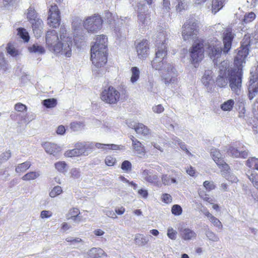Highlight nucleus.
<instances>
[{
  "instance_id": "nucleus-17",
  "label": "nucleus",
  "mask_w": 258,
  "mask_h": 258,
  "mask_svg": "<svg viewBox=\"0 0 258 258\" xmlns=\"http://www.w3.org/2000/svg\"><path fill=\"white\" fill-rule=\"evenodd\" d=\"M42 146L47 153L54 156L61 151L60 147L54 143L45 142L42 144Z\"/></svg>"
},
{
  "instance_id": "nucleus-20",
  "label": "nucleus",
  "mask_w": 258,
  "mask_h": 258,
  "mask_svg": "<svg viewBox=\"0 0 258 258\" xmlns=\"http://www.w3.org/2000/svg\"><path fill=\"white\" fill-rule=\"evenodd\" d=\"M80 210L77 208H71L66 215L68 220H72L74 222H81L82 221Z\"/></svg>"
},
{
  "instance_id": "nucleus-54",
  "label": "nucleus",
  "mask_w": 258,
  "mask_h": 258,
  "mask_svg": "<svg viewBox=\"0 0 258 258\" xmlns=\"http://www.w3.org/2000/svg\"><path fill=\"white\" fill-rule=\"evenodd\" d=\"M203 186L208 191L213 190L216 188V185L214 184V182L208 180L204 182Z\"/></svg>"
},
{
  "instance_id": "nucleus-15",
  "label": "nucleus",
  "mask_w": 258,
  "mask_h": 258,
  "mask_svg": "<svg viewBox=\"0 0 258 258\" xmlns=\"http://www.w3.org/2000/svg\"><path fill=\"white\" fill-rule=\"evenodd\" d=\"M88 149L86 145L82 143H77L75 149L68 150L64 155L67 157H74L80 156L86 152Z\"/></svg>"
},
{
  "instance_id": "nucleus-21",
  "label": "nucleus",
  "mask_w": 258,
  "mask_h": 258,
  "mask_svg": "<svg viewBox=\"0 0 258 258\" xmlns=\"http://www.w3.org/2000/svg\"><path fill=\"white\" fill-rule=\"evenodd\" d=\"M131 140L132 141V146L133 149L139 154H144L146 153V150L144 146L136 139L134 136H131Z\"/></svg>"
},
{
  "instance_id": "nucleus-41",
  "label": "nucleus",
  "mask_w": 258,
  "mask_h": 258,
  "mask_svg": "<svg viewBox=\"0 0 258 258\" xmlns=\"http://www.w3.org/2000/svg\"><path fill=\"white\" fill-rule=\"evenodd\" d=\"M17 30L18 34L19 36L23 39L25 42H28L30 39V37L26 30L23 28H19Z\"/></svg>"
},
{
  "instance_id": "nucleus-5",
  "label": "nucleus",
  "mask_w": 258,
  "mask_h": 258,
  "mask_svg": "<svg viewBox=\"0 0 258 258\" xmlns=\"http://www.w3.org/2000/svg\"><path fill=\"white\" fill-rule=\"evenodd\" d=\"M121 94L124 97H127V92L123 89ZM101 100L106 104L110 105L116 104L121 99V93L112 86H108L104 87L100 93Z\"/></svg>"
},
{
  "instance_id": "nucleus-30",
  "label": "nucleus",
  "mask_w": 258,
  "mask_h": 258,
  "mask_svg": "<svg viewBox=\"0 0 258 258\" xmlns=\"http://www.w3.org/2000/svg\"><path fill=\"white\" fill-rule=\"evenodd\" d=\"M26 16L29 22L39 18L38 13L33 7H30L28 9Z\"/></svg>"
},
{
  "instance_id": "nucleus-39",
  "label": "nucleus",
  "mask_w": 258,
  "mask_h": 258,
  "mask_svg": "<svg viewBox=\"0 0 258 258\" xmlns=\"http://www.w3.org/2000/svg\"><path fill=\"white\" fill-rule=\"evenodd\" d=\"M29 50L30 52L39 53L43 54L45 52V50L44 48L37 44H34L32 46L29 47Z\"/></svg>"
},
{
  "instance_id": "nucleus-52",
  "label": "nucleus",
  "mask_w": 258,
  "mask_h": 258,
  "mask_svg": "<svg viewBox=\"0 0 258 258\" xmlns=\"http://www.w3.org/2000/svg\"><path fill=\"white\" fill-rule=\"evenodd\" d=\"M132 164L128 160H125L123 161L121 165V169L126 172L131 171L132 170Z\"/></svg>"
},
{
  "instance_id": "nucleus-64",
  "label": "nucleus",
  "mask_w": 258,
  "mask_h": 258,
  "mask_svg": "<svg viewBox=\"0 0 258 258\" xmlns=\"http://www.w3.org/2000/svg\"><path fill=\"white\" fill-rule=\"evenodd\" d=\"M253 113L258 118V98L256 99L253 107Z\"/></svg>"
},
{
  "instance_id": "nucleus-42",
  "label": "nucleus",
  "mask_w": 258,
  "mask_h": 258,
  "mask_svg": "<svg viewBox=\"0 0 258 258\" xmlns=\"http://www.w3.org/2000/svg\"><path fill=\"white\" fill-rule=\"evenodd\" d=\"M11 118L13 120H18V123H21L23 121H26L28 118V115L26 113L25 115H20L16 113H12L10 115Z\"/></svg>"
},
{
  "instance_id": "nucleus-12",
  "label": "nucleus",
  "mask_w": 258,
  "mask_h": 258,
  "mask_svg": "<svg viewBox=\"0 0 258 258\" xmlns=\"http://www.w3.org/2000/svg\"><path fill=\"white\" fill-rule=\"evenodd\" d=\"M211 155L218 167L221 168L222 171L229 172L230 170V167L224 161L219 150L217 149H212L211 152Z\"/></svg>"
},
{
  "instance_id": "nucleus-18",
  "label": "nucleus",
  "mask_w": 258,
  "mask_h": 258,
  "mask_svg": "<svg viewBox=\"0 0 258 258\" xmlns=\"http://www.w3.org/2000/svg\"><path fill=\"white\" fill-rule=\"evenodd\" d=\"M227 154L233 158H240L245 159L247 157L248 152L246 150L239 151L236 147L233 145H230L227 151Z\"/></svg>"
},
{
  "instance_id": "nucleus-24",
  "label": "nucleus",
  "mask_w": 258,
  "mask_h": 258,
  "mask_svg": "<svg viewBox=\"0 0 258 258\" xmlns=\"http://www.w3.org/2000/svg\"><path fill=\"white\" fill-rule=\"evenodd\" d=\"M142 175L144 177V179L151 183L157 184L159 182V178L157 175L150 174L148 170H145L142 172Z\"/></svg>"
},
{
  "instance_id": "nucleus-58",
  "label": "nucleus",
  "mask_w": 258,
  "mask_h": 258,
  "mask_svg": "<svg viewBox=\"0 0 258 258\" xmlns=\"http://www.w3.org/2000/svg\"><path fill=\"white\" fill-rule=\"evenodd\" d=\"M161 200L164 203L169 204L172 202V197L171 195L168 194H163L161 196Z\"/></svg>"
},
{
  "instance_id": "nucleus-37",
  "label": "nucleus",
  "mask_w": 258,
  "mask_h": 258,
  "mask_svg": "<svg viewBox=\"0 0 258 258\" xmlns=\"http://www.w3.org/2000/svg\"><path fill=\"white\" fill-rule=\"evenodd\" d=\"M39 176V173L35 171L29 172L22 176V179L24 181H30L36 179Z\"/></svg>"
},
{
  "instance_id": "nucleus-61",
  "label": "nucleus",
  "mask_w": 258,
  "mask_h": 258,
  "mask_svg": "<svg viewBox=\"0 0 258 258\" xmlns=\"http://www.w3.org/2000/svg\"><path fill=\"white\" fill-rule=\"evenodd\" d=\"M138 194L144 199H147L149 195L148 190L143 188L139 189Z\"/></svg>"
},
{
  "instance_id": "nucleus-44",
  "label": "nucleus",
  "mask_w": 258,
  "mask_h": 258,
  "mask_svg": "<svg viewBox=\"0 0 258 258\" xmlns=\"http://www.w3.org/2000/svg\"><path fill=\"white\" fill-rule=\"evenodd\" d=\"M135 242L140 246H144L148 242V240L141 234H137L135 238Z\"/></svg>"
},
{
  "instance_id": "nucleus-22",
  "label": "nucleus",
  "mask_w": 258,
  "mask_h": 258,
  "mask_svg": "<svg viewBox=\"0 0 258 258\" xmlns=\"http://www.w3.org/2000/svg\"><path fill=\"white\" fill-rule=\"evenodd\" d=\"M226 0H212L211 4V12L212 14H216L221 10L225 6Z\"/></svg>"
},
{
  "instance_id": "nucleus-2",
  "label": "nucleus",
  "mask_w": 258,
  "mask_h": 258,
  "mask_svg": "<svg viewBox=\"0 0 258 258\" xmlns=\"http://www.w3.org/2000/svg\"><path fill=\"white\" fill-rule=\"evenodd\" d=\"M242 75L243 72L240 68L230 69L227 62L224 61L220 66L219 75L216 78L215 84L219 88H225L228 80L231 90L238 94L242 86Z\"/></svg>"
},
{
  "instance_id": "nucleus-6",
  "label": "nucleus",
  "mask_w": 258,
  "mask_h": 258,
  "mask_svg": "<svg viewBox=\"0 0 258 258\" xmlns=\"http://www.w3.org/2000/svg\"><path fill=\"white\" fill-rule=\"evenodd\" d=\"M204 40L198 39L189 50L191 62L196 64L201 61L204 56Z\"/></svg>"
},
{
  "instance_id": "nucleus-55",
  "label": "nucleus",
  "mask_w": 258,
  "mask_h": 258,
  "mask_svg": "<svg viewBox=\"0 0 258 258\" xmlns=\"http://www.w3.org/2000/svg\"><path fill=\"white\" fill-rule=\"evenodd\" d=\"M84 126V123L82 122H73L70 124L71 128L74 131H78L80 128Z\"/></svg>"
},
{
  "instance_id": "nucleus-47",
  "label": "nucleus",
  "mask_w": 258,
  "mask_h": 258,
  "mask_svg": "<svg viewBox=\"0 0 258 258\" xmlns=\"http://www.w3.org/2000/svg\"><path fill=\"white\" fill-rule=\"evenodd\" d=\"M251 42L250 36L249 34H245L241 43V47L247 48L249 49Z\"/></svg>"
},
{
  "instance_id": "nucleus-40",
  "label": "nucleus",
  "mask_w": 258,
  "mask_h": 258,
  "mask_svg": "<svg viewBox=\"0 0 258 258\" xmlns=\"http://www.w3.org/2000/svg\"><path fill=\"white\" fill-rule=\"evenodd\" d=\"M42 104L47 108H53L57 105V100L55 98L45 99L43 101Z\"/></svg>"
},
{
  "instance_id": "nucleus-27",
  "label": "nucleus",
  "mask_w": 258,
  "mask_h": 258,
  "mask_svg": "<svg viewBox=\"0 0 258 258\" xmlns=\"http://www.w3.org/2000/svg\"><path fill=\"white\" fill-rule=\"evenodd\" d=\"M212 71L211 70L206 71L202 77V83L207 87H209L211 81L212 80Z\"/></svg>"
},
{
  "instance_id": "nucleus-63",
  "label": "nucleus",
  "mask_w": 258,
  "mask_h": 258,
  "mask_svg": "<svg viewBox=\"0 0 258 258\" xmlns=\"http://www.w3.org/2000/svg\"><path fill=\"white\" fill-rule=\"evenodd\" d=\"M52 216V213L49 211L43 210L41 212L40 217L41 218H47Z\"/></svg>"
},
{
  "instance_id": "nucleus-46",
  "label": "nucleus",
  "mask_w": 258,
  "mask_h": 258,
  "mask_svg": "<svg viewBox=\"0 0 258 258\" xmlns=\"http://www.w3.org/2000/svg\"><path fill=\"white\" fill-rule=\"evenodd\" d=\"M198 194L200 197L204 201L210 204H212V202L213 201V199L209 197V195L206 193L205 191L203 189H199L198 190Z\"/></svg>"
},
{
  "instance_id": "nucleus-49",
  "label": "nucleus",
  "mask_w": 258,
  "mask_h": 258,
  "mask_svg": "<svg viewBox=\"0 0 258 258\" xmlns=\"http://www.w3.org/2000/svg\"><path fill=\"white\" fill-rule=\"evenodd\" d=\"M62 192L61 187L60 186L57 185L54 186L53 189L50 191L49 196L51 198H54L59 195Z\"/></svg>"
},
{
  "instance_id": "nucleus-60",
  "label": "nucleus",
  "mask_w": 258,
  "mask_h": 258,
  "mask_svg": "<svg viewBox=\"0 0 258 258\" xmlns=\"http://www.w3.org/2000/svg\"><path fill=\"white\" fill-rule=\"evenodd\" d=\"M106 150H119L121 149L120 146L113 144H106Z\"/></svg>"
},
{
  "instance_id": "nucleus-10",
  "label": "nucleus",
  "mask_w": 258,
  "mask_h": 258,
  "mask_svg": "<svg viewBox=\"0 0 258 258\" xmlns=\"http://www.w3.org/2000/svg\"><path fill=\"white\" fill-rule=\"evenodd\" d=\"M108 55V50H94V51H91V60L96 68H100L106 64Z\"/></svg>"
},
{
  "instance_id": "nucleus-11",
  "label": "nucleus",
  "mask_w": 258,
  "mask_h": 258,
  "mask_svg": "<svg viewBox=\"0 0 258 258\" xmlns=\"http://www.w3.org/2000/svg\"><path fill=\"white\" fill-rule=\"evenodd\" d=\"M136 50L139 58L145 59L149 54L150 44L146 39H143L135 43Z\"/></svg>"
},
{
  "instance_id": "nucleus-31",
  "label": "nucleus",
  "mask_w": 258,
  "mask_h": 258,
  "mask_svg": "<svg viewBox=\"0 0 258 258\" xmlns=\"http://www.w3.org/2000/svg\"><path fill=\"white\" fill-rule=\"evenodd\" d=\"M235 102L233 99H229L220 105L221 109L224 111H230L232 110Z\"/></svg>"
},
{
  "instance_id": "nucleus-51",
  "label": "nucleus",
  "mask_w": 258,
  "mask_h": 258,
  "mask_svg": "<svg viewBox=\"0 0 258 258\" xmlns=\"http://www.w3.org/2000/svg\"><path fill=\"white\" fill-rule=\"evenodd\" d=\"M8 69V62L3 54L0 55V70L6 71Z\"/></svg>"
},
{
  "instance_id": "nucleus-34",
  "label": "nucleus",
  "mask_w": 258,
  "mask_h": 258,
  "mask_svg": "<svg viewBox=\"0 0 258 258\" xmlns=\"http://www.w3.org/2000/svg\"><path fill=\"white\" fill-rule=\"evenodd\" d=\"M247 177L258 190V173L254 171H251L250 174L247 175Z\"/></svg>"
},
{
  "instance_id": "nucleus-26",
  "label": "nucleus",
  "mask_w": 258,
  "mask_h": 258,
  "mask_svg": "<svg viewBox=\"0 0 258 258\" xmlns=\"http://www.w3.org/2000/svg\"><path fill=\"white\" fill-rule=\"evenodd\" d=\"M104 21L108 25H114L115 23L116 20L118 19L117 15H113L112 13L108 11H106L104 12Z\"/></svg>"
},
{
  "instance_id": "nucleus-1",
  "label": "nucleus",
  "mask_w": 258,
  "mask_h": 258,
  "mask_svg": "<svg viewBox=\"0 0 258 258\" xmlns=\"http://www.w3.org/2000/svg\"><path fill=\"white\" fill-rule=\"evenodd\" d=\"M157 38L158 50L156 52L155 58L152 61V66L156 70H165L162 75V80L166 84L174 83L177 81L175 69L172 65L164 60L167 54V35L165 32H160L158 33Z\"/></svg>"
},
{
  "instance_id": "nucleus-56",
  "label": "nucleus",
  "mask_w": 258,
  "mask_h": 258,
  "mask_svg": "<svg viewBox=\"0 0 258 258\" xmlns=\"http://www.w3.org/2000/svg\"><path fill=\"white\" fill-rule=\"evenodd\" d=\"M210 221L213 224V225L220 229H222L223 226L220 221L215 217H212L210 220Z\"/></svg>"
},
{
  "instance_id": "nucleus-25",
  "label": "nucleus",
  "mask_w": 258,
  "mask_h": 258,
  "mask_svg": "<svg viewBox=\"0 0 258 258\" xmlns=\"http://www.w3.org/2000/svg\"><path fill=\"white\" fill-rule=\"evenodd\" d=\"M181 237L185 240H189L196 238V233L189 228H185L180 230Z\"/></svg>"
},
{
  "instance_id": "nucleus-28",
  "label": "nucleus",
  "mask_w": 258,
  "mask_h": 258,
  "mask_svg": "<svg viewBox=\"0 0 258 258\" xmlns=\"http://www.w3.org/2000/svg\"><path fill=\"white\" fill-rule=\"evenodd\" d=\"M131 77L130 81L132 83H136L140 77V71L139 69L137 67H132L131 69Z\"/></svg>"
},
{
  "instance_id": "nucleus-53",
  "label": "nucleus",
  "mask_w": 258,
  "mask_h": 258,
  "mask_svg": "<svg viewBox=\"0 0 258 258\" xmlns=\"http://www.w3.org/2000/svg\"><path fill=\"white\" fill-rule=\"evenodd\" d=\"M172 213L175 216H179L182 214V209L179 205H174L171 208Z\"/></svg>"
},
{
  "instance_id": "nucleus-48",
  "label": "nucleus",
  "mask_w": 258,
  "mask_h": 258,
  "mask_svg": "<svg viewBox=\"0 0 258 258\" xmlns=\"http://www.w3.org/2000/svg\"><path fill=\"white\" fill-rule=\"evenodd\" d=\"M105 164L108 166H113L116 163V158L112 155H108L104 160Z\"/></svg>"
},
{
  "instance_id": "nucleus-4",
  "label": "nucleus",
  "mask_w": 258,
  "mask_h": 258,
  "mask_svg": "<svg viewBox=\"0 0 258 258\" xmlns=\"http://www.w3.org/2000/svg\"><path fill=\"white\" fill-rule=\"evenodd\" d=\"M234 35L231 29H227L222 34L223 43L222 49L220 46V42L217 39L215 41V43H212L209 45L207 51L210 57L214 60L219 58L221 55L222 50L224 53H228L231 48Z\"/></svg>"
},
{
  "instance_id": "nucleus-9",
  "label": "nucleus",
  "mask_w": 258,
  "mask_h": 258,
  "mask_svg": "<svg viewBox=\"0 0 258 258\" xmlns=\"http://www.w3.org/2000/svg\"><path fill=\"white\" fill-rule=\"evenodd\" d=\"M60 13L56 4L51 5L48 9L47 24L53 28H58L60 24Z\"/></svg>"
},
{
  "instance_id": "nucleus-23",
  "label": "nucleus",
  "mask_w": 258,
  "mask_h": 258,
  "mask_svg": "<svg viewBox=\"0 0 258 258\" xmlns=\"http://www.w3.org/2000/svg\"><path fill=\"white\" fill-rule=\"evenodd\" d=\"M134 130L139 135L147 136L150 134V129L141 123H138L134 126Z\"/></svg>"
},
{
  "instance_id": "nucleus-29",
  "label": "nucleus",
  "mask_w": 258,
  "mask_h": 258,
  "mask_svg": "<svg viewBox=\"0 0 258 258\" xmlns=\"http://www.w3.org/2000/svg\"><path fill=\"white\" fill-rule=\"evenodd\" d=\"M29 22L31 24V26L34 33L36 32L38 33V32H40L41 30L40 28L41 27L43 24V21L41 19H40V18L36 19Z\"/></svg>"
},
{
  "instance_id": "nucleus-3",
  "label": "nucleus",
  "mask_w": 258,
  "mask_h": 258,
  "mask_svg": "<svg viewBox=\"0 0 258 258\" xmlns=\"http://www.w3.org/2000/svg\"><path fill=\"white\" fill-rule=\"evenodd\" d=\"M62 34L60 35V38L63 42L59 41L57 33L54 30H48L46 33L45 42L46 46L50 51L56 53H61L66 57H69L72 55L71 46L72 40L71 38L63 36L66 30L65 27H61L60 28Z\"/></svg>"
},
{
  "instance_id": "nucleus-7",
  "label": "nucleus",
  "mask_w": 258,
  "mask_h": 258,
  "mask_svg": "<svg viewBox=\"0 0 258 258\" xmlns=\"http://www.w3.org/2000/svg\"><path fill=\"white\" fill-rule=\"evenodd\" d=\"M199 31L198 21L191 18L187 20L182 27V36L184 40H188L194 36H197Z\"/></svg>"
},
{
  "instance_id": "nucleus-50",
  "label": "nucleus",
  "mask_w": 258,
  "mask_h": 258,
  "mask_svg": "<svg viewBox=\"0 0 258 258\" xmlns=\"http://www.w3.org/2000/svg\"><path fill=\"white\" fill-rule=\"evenodd\" d=\"M14 109L18 112H26L27 111L26 105L20 102L17 103L15 105Z\"/></svg>"
},
{
  "instance_id": "nucleus-36",
  "label": "nucleus",
  "mask_w": 258,
  "mask_h": 258,
  "mask_svg": "<svg viewBox=\"0 0 258 258\" xmlns=\"http://www.w3.org/2000/svg\"><path fill=\"white\" fill-rule=\"evenodd\" d=\"M6 50L8 53L12 56H16L19 54L18 50L15 48L14 44L9 42L7 44Z\"/></svg>"
},
{
  "instance_id": "nucleus-43",
  "label": "nucleus",
  "mask_w": 258,
  "mask_h": 258,
  "mask_svg": "<svg viewBox=\"0 0 258 258\" xmlns=\"http://www.w3.org/2000/svg\"><path fill=\"white\" fill-rule=\"evenodd\" d=\"M55 169L60 173H65L67 171V164L64 161H58L54 164Z\"/></svg>"
},
{
  "instance_id": "nucleus-16",
  "label": "nucleus",
  "mask_w": 258,
  "mask_h": 258,
  "mask_svg": "<svg viewBox=\"0 0 258 258\" xmlns=\"http://www.w3.org/2000/svg\"><path fill=\"white\" fill-rule=\"evenodd\" d=\"M138 9V19L142 25L147 24L151 20L150 15L147 13L148 9L145 5L140 4Z\"/></svg>"
},
{
  "instance_id": "nucleus-38",
  "label": "nucleus",
  "mask_w": 258,
  "mask_h": 258,
  "mask_svg": "<svg viewBox=\"0 0 258 258\" xmlns=\"http://www.w3.org/2000/svg\"><path fill=\"white\" fill-rule=\"evenodd\" d=\"M176 1L177 4L175 6V9L177 12L181 13L187 9L186 0H176Z\"/></svg>"
},
{
  "instance_id": "nucleus-32",
  "label": "nucleus",
  "mask_w": 258,
  "mask_h": 258,
  "mask_svg": "<svg viewBox=\"0 0 258 258\" xmlns=\"http://www.w3.org/2000/svg\"><path fill=\"white\" fill-rule=\"evenodd\" d=\"M256 18V15L254 12H251L246 13L244 15L243 18L241 20L242 24H247L252 22Z\"/></svg>"
},
{
  "instance_id": "nucleus-62",
  "label": "nucleus",
  "mask_w": 258,
  "mask_h": 258,
  "mask_svg": "<svg viewBox=\"0 0 258 258\" xmlns=\"http://www.w3.org/2000/svg\"><path fill=\"white\" fill-rule=\"evenodd\" d=\"M153 110L154 112L157 113H160L164 110V108L161 104L156 105L153 107Z\"/></svg>"
},
{
  "instance_id": "nucleus-13",
  "label": "nucleus",
  "mask_w": 258,
  "mask_h": 258,
  "mask_svg": "<svg viewBox=\"0 0 258 258\" xmlns=\"http://www.w3.org/2000/svg\"><path fill=\"white\" fill-rule=\"evenodd\" d=\"M249 49L242 47L238 49L237 54L234 60V64L235 68L234 69H241L242 70V63L244 61L245 58L248 55Z\"/></svg>"
},
{
  "instance_id": "nucleus-33",
  "label": "nucleus",
  "mask_w": 258,
  "mask_h": 258,
  "mask_svg": "<svg viewBox=\"0 0 258 258\" xmlns=\"http://www.w3.org/2000/svg\"><path fill=\"white\" fill-rule=\"evenodd\" d=\"M31 166V163L29 161H26L22 163L19 164L16 167V172L18 173H24Z\"/></svg>"
},
{
  "instance_id": "nucleus-14",
  "label": "nucleus",
  "mask_w": 258,
  "mask_h": 258,
  "mask_svg": "<svg viewBox=\"0 0 258 258\" xmlns=\"http://www.w3.org/2000/svg\"><path fill=\"white\" fill-rule=\"evenodd\" d=\"M108 39L104 35L97 36L94 44L91 47V51L104 50L107 51Z\"/></svg>"
},
{
  "instance_id": "nucleus-35",
  "label": "nucleus",
  "mask_w": 258,
  "mask_h": 258,
  "mask_svg": "<svg viewBox=\"0 0 258 258\" xmlns=\"http://www.w3.org/2000/svg\"><path fill=\"white\" fill-rule=\"evenodd\" d=\"M246 165L250 168H253L258 171V159L255 157H250L246 161Z\"/></svg>"
},
{
  "instance_id": "nucleus-8",
  "label": "nucleus",
  "mask_w": 258,
  "mask_h": 258,
  "mask_svg": "<svg viewBox=\"0 0 258 258\" xmlns=\"http://www.w3.org/2000/svg\"><path fill=\"white\" fill-rule=\"evenodd\" d=\"M103 20L98 14L88 17L84 22V28L89 32H94L100 30L102 26Z\"/></svg>"
},
{
  "instance_id": "nucleus-45",
  "label": "nucleus",
  "mask_w": 258,
  "mask_h": 258,
  "mask_svg": "<svg viewBox=\"0 0 258 258\" xmlns=\"http://www.w3.org/2000/svg\"><path fill=\"white\" fill-rule=\"evenodd\" d=\"M161 180L163 184L165 185H168L171 183L176 182V179L174 178H171L167 174H163L161 176Z\"/></svg>"
},
{
  "instance_id": "nucleus-57",
  "label": "nucleus",
  "mask_w": 258,
  "mask_h": 258,
  "mask_svg": "<svg viewBox=\"0 0 258 258\" xmlns=\"http://www.w3.org/2000/svg\"><path fill=\"white\" fill-rule=\"evenodd\" d=\"M206 235L208 239L211 241H218L219 240L218 237L212 231H208L206 233Z\"/></svg>"
},
{
  "instance_id": "nucleus-19",
  "label": "nucleus",
  "mask_w": 258,
  "mask_h": 258,
  "mask_svg": "<svg viewBox=\"0 0 258 258\" xmlns=\"http://www.w3.org/2000/svg\"><path fill=\"white\" fill-rule=\"evenodd\" d=\"M107 253L100 247H93L87 252L86 258H102L107 257Z\"/></svg>"
},
{
  "instance_id": "nucleus-59",
  "label": "nucleus",
  "mask_w": 258,
  "mask_h": 258,
  "mask_svg": "<svg viewBox=\"0 0 258 258\" xmlns=\"http://www.w3.org/2000/svg\"><path fill=\"white\" fill-rule=\"evenodd\" d=\"M167 236L172 240H175L176 237V232L173 228H169L167 231Z\"/></svg>"
}]
</instances>
